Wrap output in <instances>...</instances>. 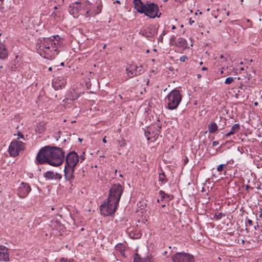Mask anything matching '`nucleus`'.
I'll return each instance as SVG.
<instances>
[{
    "label": "nucleus",
    "instance_id": "bb28decb",
    "mask_svg": "<svg viewBox=\"0 0 262 262\" xmlns=\"http://www.w3.org/2000/svg\"><path fill=\"white\" fill-rule=\"evenodd\" d=\"M52 40H53V44H52V47L51 48V50H50V52L52 54H54L53 52H57L56 53V55H57V53L59 52V51L58 48H56V43L55 42V41L53 39H52Z\"/></svg>",
    "mask_w": 262,
    "mask_h": 262
},
{
    "label": "nucleus",
    "instance_id": "20e7f679",
    "mask_svg": "<svg viewBox=\"0 0 262 262\" xmlns=\"http://www.w3.org/2000/svg\"><path fill=\"white\" fill-rule=\"evenodd\" d=\"M119 204H116L115 201H111L107 199L100 206L101 214L104 216L112 215L115 213Z\"/></svg>",
    "mask_w": 262,
    "mask_h": 262
},
{
    "label": "nucleus",
    "instance_id": "ddd939ff",
    "mask_svg": "<svg viewBox=\"0 0 262 262\" xmlns=\"http://www.w3.org/2000/svg\"><path fill=\"white\" fill-rule=\"evenodd\" d=\"M138 67L135 65H129V66L126 68V71L127 75L129 77H133L137 75H140L142 73L141 70H138Z\"/></svg>",
    "mask_w": 262,
    "mask_h": 262
},
{
    "label": "nucleus",
    "instance_id": "13d9d810",
    "mask_svg": "<svg viewBox=\"0 0 262 262\" xmlns=\"http://www.w3.org/2000/svg\"><path fill=\"white\" fill-rule=\"evenodd\" d=\"M115 3H118V4H120V1H119V0H117V1H116Z\"/></svg>",
    "mask_w": 262,
    "mask_h": 262
},
{
    "label": "nucleus",
    "instance_id": "9b49d317",
    "mask_svg": "<svg viewBox=\"0 0 262 262\" xmlns=\"http://www.w3.org/2000/svg\"><path fill=\"white\" fill-rule=\"evenodd\" d=\"M0 260L3 261L9 260V249L1 245H0Z\"/></svg>",
    "mask_w": 262,
    "mask_h": 262
},
{
    "label": "nucleus",
    "instance_id": "a19ab883",
    "mask_svg": "<svg viewBox=\"0 0 262 262\" xmlns=\"http://www.w3.org/2000/svg\"><path fill=\"white\" fill-rule=\"evenodd\" d=\"M189 161L188 158L187 157H185V159H184V164L185 165H186Z\"/></svg>",
    "mask_w": 262,
    "mask_h": 262
},
{
    "label": "nucleus",
    "instance_id": "c03bdc74",
    "mask_svg": "<svg viewBox=\"0 0 262 262\" xmlns=\"http://www.w3.org/2000/svg\"><path fill=\"white\" fill-rule=\"evenodd\" d=\"M219 144V142L218 141H213L212 142V146H216Z\"/></svg>",
    "mask_w": 262,
    "mask_h": 262
},
{
    "label": "nucleus",
    "instance_id": "4d7b16f0",
    "mask_svg": "<svg viewBox=\"0 0 262 262\" xmlns=\"http://www.w3.org/2000/svg\"><path fill=\"white\" fill-rule=\"evenodd\" d=\"M229 15H230V12L227 11V12H226V15H227V16H229Z\"/></svg>",
    "mask_w": 262,
    "mask_h": 262
},
{
    "label": "nucleus",
    "instance_id": "f704fd0d",
    "mask_svg": "<svg viewBox=\"0 0 262 262\" xmlns=\"http://www.w3.org/2000/svg\"><path fill=\"white\" fill-rule=\"evenodd\" d=\"M50 40H52V39H50L49 38H44L43 41L46 42V46H50Z\"/></svg>",
    "mask_w": 262,
    "mask_h": 262
},
{
    "label": "nucleus",
    "instance_id": "de8ad7c7",
    "mask_svg": "<svg viewBox=\"0 0 262 262\" xmlns=\"http://www.w3.org/2000/svg\"><path fill=\"white\" fill-rule=\"evenodd\" d=\"M194 23V21L193 20H192L191 18H190L189 19V24L190 25H192V24H193Z\"/></svg>",
    "mask_w": 262,
    "mask_h": 262
},
{
    "label": "nucleus",
    "instance_id": "423d86ee",
    "mask_svg": "<svg viewBox=\"0 0 262 262\" xmlns=\"http://www.w3.org/2000/svg\"><path fill=\"white\" fill-rule=\"evenodd\" d=\"M171 259L173 262H195L193 255L184 252H177L172 256Z\"/></svg>",
    "mask_w": 262,
    "mask_h": 262
},
{
    "label": "nucleus",
    "instance_id": "774afa93",
    "mask_svg": "<svg viewBox=\"0 0 262 262\" xmlns=\"http://www.w3.org/2000/svg\"><path fill=\"white\" fill-rule=\"evenodd\" d=\"M119 177H121V178H122L123 177V175L122 174H119Z\"/></svg>",
    "mask_w": 262,
    "mask_h": 262
},
{
    "label": "nucleus",
    "instance_id": "bf43d9fd",
    "mask_svg": "<svg viewBox=\"0 0 262 262\" xmlns=\"http://www.w3.org/2000/svg\"><path fill=\"white\" fill-rule=\"evenodd\" d=\"M171 29H176V27H175V26L173 25V26H172V27H171Z\"/></svg>",
    "mask_w": 262,
    "mask_h": 262
},
{
    "label": "nucleus",
    "instance_id": "09e8293b",
    "mask_svg": "<svg viewBox=\"0 0 262 262\" xmlns=\"http://www.w3.org/2000/svg\"><path fill=\"white\" fill-rule=\"evenodd\" d=\"M166 33H167V32H166V31L163 30V32H162V34H161V35H162V36L165 35L166 34Z\"/></svg>",
    "mask_w": 262,
    "mask_h": 262
},
{
    "label": "nucleus",
    "instance_id": "a878e982",
    "mask_svg": "<svg viewBox=\"0 0 262 262\" xmlns=\"http://www.w3.org/2000/svg\"><path fill=\"white\" fill-rule=\"evenodd\" d=\"M159 181L161 182L162 184H165L167 182L168 180L166 178L165 174L164 172L159 173Z\"/></svg>",
    "mask_w": 262,
    "mask_h": 262
},
{
    "label": "nucleus",
    "instance_id": "e2e57ef3",
    "mask_svg": "<svg viewBox=\"0 0 262 262\" xmlns=\"http://www.w3.org/2000/svg\"><path fill=\"white\" fill-rule=\"evenodd\" d=\"M249 188H250V186H248V185H247V186H246V189H249Z\"/></svg>",
    "mask_w": 262,
    "mask_h": 262
},
{
    "label": "nucleus",
    "instance_id": "6e6552de",
    "mask_svg": "<svg viewBox=\"0 0 262 262\" xmlns=\"http://www.w3.org/2000/svg\"><path fill=\"white\" fill-rule=\"evenodd\" d=\"M65 160L64 165L75 167L79 161V156L75 151H72L67 155Z\"/></svg>",
    "mask_w": 262,
    "mask_h": 262
},
{
    "label": "nucleus",
    "instance_id": "c756f323",
    "mask_svg": "<svg viewBox=\"0 0 262 262\" xmlns=\"http://www.w3.org/2000/svg\"><path fill=\"white\" fill-rule=\"evenodd\" d=\"M224 215V214L220 212H216L214 214L213 218L215 220H220L222 219V216Z\"/></svg>",
    "mask_w": 262,
    "mask_h": 262
},
{
    "label": "nucleus",
    "instance_id": "7ed1b4c3",
    "mask_svg": "<svg viewBox=\"0 0 262 262\" xmlns=\"http://www.w3.org/2000/svg\"><path fill=\"white\" fill-rule=\"evenodd\" d=\"M182 98L179 90L175 89L171 91L166 97L167 108L173 110L176 109L180 104Z\"/></svg>",
    "mask_w": 262,
    "mask_h": 262
},
{
    "label": "nucleus",
    "instance_id": "69168bd1",
    "mask_svg": "<svg viewBox=\"0 0 262 262\" xmlns=\"http://www.w3.org/2000/svg\"><path fill=\"white\" fill-rule=\"evenodd\" d=\"M60 65H61V66H64V62H61V63H60Z\"/></svg>",
    "mask_w": 262,
    "mask_h": 262
},
{
    "label": "nucleus",
    "instance_id": "c9c22d12",
    "mask_svg": "<svg viewBox=\"0 0 262 262\" xmlns=\"http://www.w3.org/2000/svg\"><path fill=\"white\" fill-rule=\"evenodd\" d=\"M18 137L17 138V139H19L20 138L24 139V136L19 131H18L17 133Z\"/></svg>",
    "mask_w": 262,
    "mask_h": 262
},
{
    "label": "nucleus",
    "instance_id": "f3484780",
    "mask_svg": "<svg viewBox=\"0 0 262 262\" xmlns=\"http://www.w3.org/2000/svg\"><path fill=\"white\" fill-rule=\"evenodd\" d=\"M37 53L39 54V55L43 58L47 59L52 60L55 58V55L54 54H52L51 53H49V51L41 50H40L38 48L37 50Z\"/></svg>",
    "mask_w": 262,
    "mask_h": 262
},
{
    "label": "nucleus",
    "instance_id": "79ce46f5",
    "mask_svg": "<svg viewBox=\"0 0 262 262\" xmlns=\"http://www.w3.org/2000/svg\"><path fill=\"white\" fill-rule=\"evenodd\" d=\"M150 135V132H145V136L146 137L147 140L150 139L148 136Z\"/></svg>",
    "mask_w": 262,
    "mask_h": 262
},
{
    "label": "nucleus",
    "instance_id": "052dcab7",
    "mask_svg": "<svg viewBox=\"0 0 262 262\" xmlns=\"http://www.w3.org/2000/svg\"><path fill=\"white\" fill-rule=\"evenodd\" d=\"M49 71H51L52 70V67H50L49 69H48Z\"/></svg>",
    "mask_w": 262,
    "mask_h": 262
},
{
    "label": "nucleus",
    "instance_id": "7c9ffc66",
    "mask_svg": "<svg viewBox=\"0 0 262 262\" xmlns=\"http://www.w3.org/2000/svg\"><path fill=\"white\" fill-rule=\"evenodd\" d=\"M234 81V78L231 77H227L225 81V83L227 84H231Z\"/></svg>",
    "mask_w": 262,
    "mask_h": 262
},
{
    "label": "nucleus",
    "instance_id": "473e14b6",
    "mask_svg": "<svg viewBox=\"0 0 262 262\" xmlns=\"http://www.w3.org/2000/svg\"><path fill=\"white\" fill-rule=\"evenodd\" d=\"M176 37H175L174 35H173L171 37L170 40H169V42H170V45H173V43H175L176 42Z\"/></svg>",
    "mask_w": 262,
    "mask_h": 262
},
{
    "label": "nucleus",
    "instance_id": "f257e3e1",
    "mask_svg": "<svg viewBox=\"0 0 262 262\" xmlns=\"http://www.w3.org/2000/svg\"><path fill=\"white\" fill-rule=\"evenodd\" d=\"M65 152L62 148L54 146H45L40 149L37 153L35 162L39 164L48 163L57 167L64 161Z\"/></svg>",
    "mask_w": 262,
    "mask_h": 262
},
{
    "label": "nucleus",
    "instance_id": "680f3d73",
    "mask_svg": "<svg viewBox=\"0 0 262 262\" xmlns=\"http://www.w3.org/2000/svg\"><path fill=\"white\" fill-rule=\"evenodd\" d=\"M197 77H198V78H200V77H201V75L200 74H198Z\"/></svg>",
    "mask_w": 262,
    "mask_h": 262
},
{
    "label": "nucleus",
    "instance_id": "8fccbe9b",
    "mask_svg": "<svg viewBox=\"0 0 262 262\" xmlns=\"http://www.w3.org/2000/svg\"><path fill=\"white\" fill-rule=\"evenodd\" d=\"M102 141H103V143H106V137H105L103 139Z\"/></svg>",
    "mask_w": 262,
    "mask_h": 262
},
{
    "label": "nucleus",
    "instance_id": "9d476101",
    "mask_svg": "<svg viewBox=\"0 0 262 262\" xmlns=\"http://www.w3.org/2000/svg\"><path fill=\"white\" fill-rule=\"evenodd\" d=\"M75 167H74L64 165V168L63 170L64 177L66 180L69 182L71 186H73L72 182L75 179Z\"/></svg>",
    "mask_w": 262,
    "mask_h": 262
},
{
    "label": "nucleus",
    "instance_id": "4be33fe9",
    "mask_svg": "<svg viewBox=\"0 0 262 262\" xmlns=\"http://www.w3.org/2000/svg\"><path fill=\"white\" fill-rule=\"evenodd\" d=\"M208 129L210 134H213L218 130V126L214 122H211L208 125Z\"/></svg>",
    "mask_w": 262,
    "mask_h": 262
},
{
    "label": "nucleus",
    "instance_id": "dca6fc26",
    "mask_svg": "<svg viewBox=\"0 0 262 262\" xmlns=\"http://www.w3.org/2000/svg\"><path fill=\"white\" fill-rule=\"evenodd\" d=\"M66 84V81L64 78L61 79V78L59 79V77H58L57 79L55 78L53 81V86L56 90L61 89Z\"/></svg>",
    "mask_w": 262,
    "mask_h": 262
},
{
    "label": "nucleus",
    "instance_id": "aec40b11",
    "mask_svg": "<svg viewBox=\"0 0 262 262\" xmlns=\"http://www.w3.org/2000/svg\"><path fill=\"white\" fill-rule=\"evenodd\" d=\"M175 44L178 47L188 48L187 40L183 38H179L176 42H175Z\"/></svg>",
    "mask_w": 262,
    "mask_h": 262
},
{
    "label": "nucleus",
    "instance_id": "37998d69",
    "mask_svg": "<svg viewBox=\"0 0 262 262\" xmlns=\"http://www.w3.org/2000/svg\"><path fill=\"white\" fill-rule=\"evenodd\" d=\"M259 215H258L259 218H261L262 217V208H259Z\"/></svg>",
    "mask_w": 262,
    "mask_h": 262
},
{
    "label": "nucleus",
    "instance_id": "6ab92c4d",
    "mask_svg": "<svg viewBox=\"0 0 262 262\" xmlns=\"http://www.w3.org/2000/svg\"><path fill=\"white\" fill-rule=\"evenodd\" d=\"M81 8V6H76L75 3H72L69 7V11L72 15L78 14Z\"/></svg>",
    "mask_w": 262,
    "mask_h": 262
},
{
    "label": "nucleus",
    "instance_id": "412c9836",
    "mask_svg": "<svg viewBox=\"0 0 262 262\" xmlns=\"http://www.w3.org/2000/svg\"><path fill=\"white\" fill-rule=\"evenodd\" d=\"M8 55V52L7 48L4 46H2L0 47V59H5Z\"/></svg>",
    "mask_w": 262,
    "mask_h": 262
},
{
    "label": "nucleus",
    "instance_id": "39448f33",
    "mask_svg": "<svg viewBox=\"0 0 262 262\" xmlns=\"http://www.w3.org/2000/svg\"><path fill=\"white\" fill-rule=\"evenodd\" d=\"M123 192V188L121 184L117 183L112 185L109 190L108 200L115 201L116 204H119Z\"/></svg>",
    "mask_w": 262,
    "mask_h": 262
},
{
    "label": "nucleus",
    "instance_id": "a18cd8bd",
    "mask_svg": "<svg viewBox=\"0 0 262 262\" xmlns=\"http://www.w3.org/2000/svg\"><path fill=\"white\" fill-rule=\"evenodd\" d=\"M163 36L160 35V36H159V38H158V40H159V41H161V42H162V41H163Z\"/></svg>",
    "mask_w": 262,
    "mask_h": 262
},
{
    "label": "nucleus",
    "instance_id": "338daca9",
    "mask_svg": "<svg viewBox=\"0 0 262 262\" xmlns=\"http://www.w3.org/2000/svg\"><path fill=\"white\" fill-rule=\"evenodd\" d=\"M257 104H258V103H257V102H255L254 103V105H257Z\"/></svg>",
    "mask_w": 262,
    "mask_h": 262
},
{
    "label": "nucleus",
    "instance_id": "49530a36",
    "mask_svg": "<svg viewBox=\"0 0 262 262\" xmlns=\"http://www.w3.org/2000/svg\"><path fill=\"white\" fill-rule=\"evenodd\" d=\"M75 4V5H79V6H81V3L79 1L75 2L74 3Z\"/></svg>",
    "mask_w": 262,
    "mask_h": 262
},
{
    "label": "nucleus",
    "instance_id": "864d4df0",
    "mask_svg": "<svg viewBox=\"0 0 262 262\" xmlns=\"http://www.w3.org/2000/svg\"><path fill=\"white\" fill-rule=\"evenodd\" d=\"M58 7H59V5H58V6H55L54 7V9L55 10H56V9H58Z\"/></svg>",
    "mask_w": 262,
    "mask_h": 262
},
{
    "label": "nucleus",
    "instance_id": "b1692460",
    "mask_svg": "<svg viewBox=\"0 0 262 262\" xmlns=\"http://www.w3.org/2000/svg\"><path fill=\"white\" fill-rule=\"evenodd\" d=\"M45 43V41H42V44L39 46V49L40 50L46 49V51H48L49 52V53H51L50 50H51V48L52 47L53 40H50V46H46V44Z\"/></svg>",
    "mask_w": 262,
    "mask_h": 262
},
{
    "label": "nucleus",
    "instance_id": "3c124183",
    "mask_svg": "<svg viewBox=\"0 0 262 262\" xmlns=\"http://www.w3.org/2000/svg\"><path fill=\"white\" fill-rule=\"evenodd\" d=\"M89 10H87L86 12V14H85V15L88 17V15H89Z\"/></svg>",
    "mask_w": 262,
    "mask_h": 262
},
{
    "label": "nucleus",
    "instance_id": "72a5a7b5",
    "mask_svg": "<svg viewBox=\"0 0 262 262\" xmlns=\"http://www.w3.org/2000/svg\"><path fill=\"white\" fill-rule=\"evenodd\" d=\"M159 194L161 196L162 200L165 198V195H167V194H166L163 190H160L159 191Z\"/></svg>",
    "mask_w": 262,
    "mask_h": 262
},
{
    "label": "nucleus",
    "instance_id": "6e6d98bb",
    "mask_svg": "<svg viewBox=\"0 0 262 262\" xmlns=\"http://www.w3.org/2000/svg\"><path fill=\"white\" fill-rule=\"evenodd\" d=\"M202 70L204 71V70H207V68H206V67H203L202 69Z\"/></svg>",
    "mask_w": 262,
    "mask_h": 262
},
{
    "label": "nucleus",
    "instance_id": "f03ea898",
    "mask_svg": "<svg viewBox=\"0 0 262 262\" xmlns=\"http://www.w3.org/2000/svg\"><path fill=\"white\" fill-rule=\"evenodd\" d=\"M139 8V9H137L138 12L142 14L143 13L151 18H154L156 17H160L161 15V13H159L158 14L159 7L154 3L146 2Z\"/></svg>",
    "mask_w": 262,
    "mask_h": 262
},
{
    "label": "nucleus",
    "instance_id": "2f4dec72",
    "mask_svg": "<svg viewBox=\"0 0 262 262\" xmlns=\"http://www.w3.org/2000/svg\"><path fill=\"white\" fill-rule=\"evenodd\" d=\"M59 16H60V12L59 11H57L56 12H53L52 13V14L51 15V17L52 18H55L56 17H58Z\"/></svg>",
    "mask_w": 262,
    "mask_h": 262
},
{
    "label": "nucleus",
    "instance_id": "c85d7f7f",
    "mask_svg": "<svg viewBox=\"0 0 262 262\" xmlns=\"http://www.w3.org/2000/svg\"><path fill=\"white\" fill-rule=\"evenodd\" d=\"M228 164V162H227L225 164H222L219 165L218 166L217 168V170L219 172H222L223 170H226V166H227Z\"/></svg>",
    "mask_w": 262,
    "mask_h": 262
},
{
    "label": "nucleus",
    "instance_id": "2eb2a0df",
    "mask_svg": "<svg viewBox=\"0 0 262 262\" xmlns=\"http://www.w3.org/2000/svg\"><path fill=\"white\" fill-rule=\"evenodd\" d=\"M158 33V28H151L145 29L143 32V35L147 38H153Z\"/></svg>",
    "mask_w": 262,
    "mask_h": 262
},
{
    "label": "nucleus",
    "instance_id": "0eeeda50",
    "mask_svg": "<svg viewBox=\"0 0 262 262\" xmlns=\"http://www.w3.org/2000/svg\"><path fill=\"white\" fill-rule=\"evenodd\" d=\"M24 143L20 141H12L9 147V152L11 157H15L17 156L19 152L24 150Z\"/></svg>",
    "mask_w": 262,
    "mask_h": 262
},
{
    "label": "nucleus",
    "instance_id": "f8f14e48",
    "mask_svg": "<svg viewBox=\"0 0 262 262\" xmlns=\"http://www.w3.org/2000/svg\"><path fill=\"white\" fill-rule=\"evenodd\" d=\"M43 177L46 180H59L61 179L62 176L60 173H54L52 171H47L43 174Z\"/></svg>",
    "mask_w": 262,
    "mask_h": 262
},
{
    "label": "nucleus",
    "instance_id": "4468645a",
    "mask_svg": "<svg viewBox=\"0 0 262 262\" xmlns=\"http://www.w3.org/2000/svg\"><path fill=\"white\" fill-rule=\"evenodd\" d=\"M134 262H154L152 256L151 255L144 257H141L140 255L136 253L134 257Z\"/></svg>",
    "mask_w": 262,
    "mask_h": 262
},
{
    "label": "nucleus",
    "instance_id": "5fc2aeb1",
    "mask_svg": "<svg viewBox=\"0 0 262 262\" xmlns=\"http://www.w3.org/2000/svg\"><path fill=\"white\" fill-rule=\"evenodd\" d=\"M16 68L15 67H13L12 66L11 67V70L13 71V70H14V69H15Z\"/></svg>",
    "mask_w": 262,
    "mask_h": 262
},
{
    "label": "nucleus",
    "instance_id": "4c0bfd02",
    "mask_svg": "<svg viewBox=\"0 0 262 262\" xmlns=\"http://www.w3.org/2000/svg\"><path fill=\"white\" fill-rule=\"evenodd\" d=\"M84 154V152H83V155L79 156V160H80L81 163L83 161H84L85 159L84 156L83 155Z\"/></svg>",
    "mask_w": 262,
    "mask_h": 262
},
{
    "label": "nucleus",
    "instance_id": "1a4fd4ad",
    "mask_svg": "<svg viewBox=\"0 0 262 262\" xmlns=\"http://www.w3.org/2000/svg\"><path fill=\"white\" fill-rule=\"evenodd\" d=\"M31 190V186L28 183L21 182L17 190V193L19 197L24 198L28 195Z\"/></svg>",
    "mask_w": 262,
    "mask_h": 262
},
{
    "label": "nucleus",
    "instance_id": "5701e85b",
    "mask_svg": "<svg viewBox=\"0 0 262 262\" xmlns=\"http://www.w3.org/2000/svg\"><path fill=\"white\" fill-rule=\"evenodd\" d=\"M45 123L43 122H39L36 125L35 131L38 134H41L45 130Z\"/></svg>",
    "mask_w": 262,
    "mask_h": 262
},
{
    "label": "nucleus",
    "instance_id": "cd10ccee",
    "mask_svg": "<svg viewBox=\"0 0 262 262\" xmlns=\"http://www.w3.org/2000/svg\"><path fill=\"white\" fill-rule=\"evenodd\" d=\"M97 4H98V5L96 7V10H95V14H98L101 12V9L102 8V5H101V2L99 1V3L98 2H96Z\"/></svg>",
    "mask_w": 262,
    "mask_h": 262
},
{
    "label": "nucleus",
    "instance_id": "393cba45",
    "mask_svg": "<svg viewBox=\"0 0 262 262\" xmlns=\"http://www.w3.org/2000/svg\"><path fill=\"white\" fill-rule=\"evenodd\" d=\"M133 3L134 5V8L137 11L142 5H144V3L141 0H133Z\"/></svg>",
    "mask_w": 262,
    "mask_h": 262
},
{
    "label": "nucleus",
    "instance_id": "0e129e2a",
    "mask_svg": "<svg viewBox=\"0 0 262 262\" xmlns=\"http://www.w3.org/2000/svg\"><path fill=\"white\" fill-rule=\"evenodd\" d=\"M105 48H106V45L104 44L103 47V49H104Z\"/></svg>",
    "mask_w": 262,
    "mask_h": 262
},
{
    "label": "nucleus",
    "instance_id": "a211bd4d",
    "mask_svg": "<svg viewBox=\"0 0 262 262\" xmlns=\"http://www.w3.org/2000/svg\"><path fill=\"white\" fill-rule=\"evenodd\" d=\"M239 129H240L239 124H237V123L235 124L232 126L231 130L224 135V137L225 138H227L228 137L230 136L231 135H234L235 133H238L239 130Z\"/></svg>",
    "mask_w": 262,
    "mask_h": 262
},
{
    "label": "nucleus",
    "instance_id": "603ef678",
    "mask_svg": "<svg viewBox=\"0 0 262 262\" xmlns=\"http://www.w3.org/2000/svg\"><path fill=\"white\" fill-rule=\"evenodd\" d=\"M86 4L85 5V6H87V5H91V3L89 2H88V1H86Z\"/></svg>",
    "mask_w": 262,
    "mask_h": 262
},
{
    "label": "nucleus",
    "instance_id": "ea45409f",
    "mask_svg": "<svg viewBox=\"0 0 262 262\" xmlns=\"http://www.w3.org/2000/svg\"><path fill=\"white\" fill-rule=\"evenodd\" d=\"M73 259H70L69 260H65L64 259V258H62L61 260H60V262H73Z\"/></svg>",
    "mask_w": 262,
    "mask_h": 262
},
{
    "label": "nucleus",
    "instance_id": "58836bf2",
    "mask_svg": "<svg viewBox=\"0 0 262 262\" xmlns=\"http://www.w3.org/2000/svg\"><path fill=\"white\" fill-rule=\"evenodd\" d=\"M187 59V57L185 55H184L180 57V60L182 62H185Z\"/></svg>",
    "mask_w": 262,
    "mask_h": 262
},
{
    "label": "nucleus",
    "instance_id": "e433bc0d",
    "mask_svg": "<svg viewBox=\"0 0 262 262\" xmlns=\"http://www.w3.org/2000/svg\"><path fill=\"white\" fill-rule=\"evenodd\" d=\"M246 224H248L249 226L253 225V221L251 220L247 219L246 221Z\"/></svg>",
    "mask_w": 262,
    "mask_h": 262
}]
</instances>
